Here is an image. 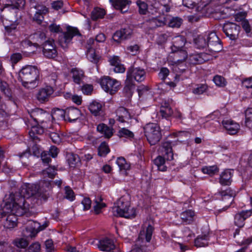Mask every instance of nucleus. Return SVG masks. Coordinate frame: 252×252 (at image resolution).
<instances>
[{
  "mask_svg": "<svg viewBox=\"0 0 252 252\" xmlns=\"http://www.w3.org/2000/svg\"><path fill=\"white\" fill-rule=\"evenodd\" d=\"M8 206L11 208V213L7 216L4 222V226L6 228H12L17 225V216H25L29 217L33 214L32 211H30V208L25 206V200L23 198L20 199L19 202L13 201L12 206L11 204H6V208H7Z\"/></svg>",
  "mask_w": 252,
  "mask_h": 252,
  "instance_id": "obj_1",
  "label": "nucleus"
},
{
  "mask_svg": "<svg viewBox=\"0 0 252 252\" xmlns=\"http://www.w3.org/2000/svg\"><path fill=\"white\" fill-rule=\"evenodd\" d=\"M40 187L35 184H26L22 187L21 190V196L19 199L15 198L13 201L19 202V200L21 198H23L24 200L25 198H29L32 196H34L36 198L41 197L44 200L46 199L47 195L43 193L41 191V189L46 187L48 189H50V183L49 182H42L40 183ZM25 206L29 208V205L27 204L25 200Z\"/></svg>",
  "mask_w": 252,
  "mask_h": 252,
  "instance_id": "obj_2",
  "label": "nucleus"
},
{
  "mask_svg": "<svg viewBox=\"0 0 252 252\" xmlns=\"http://www.w3.org/2000/svg\"><path fill=\"white\" fill-rule=\"evenodd\" d=\"M154 227L149 221H146L142 226L136 243L132 250L129 252H146V243H149L154 231Z\"/></svg>",
  "mask_w": 252,
  "mask_h": 252,
  "instance_id": "obj_3",
  "label": "nucleus"
},
{
  "mask_svg": "<svg viewBox=\"0 0 252 252\" xmlns=\"http://www.w3.org/2000/svg\"><path fill=\"white\" fill-rule=\"evenodd\" d=\"M130 207V203L126 201L124 197H121L118 200L116 206L113 209V213L114 216L124 217L126 218H132L136 216L135 210Z\"/></svg>",
  "mask_w": 252,
  "mask_h": 252,
  "instance_id": "obj_4",
  "label": "nucleus"
},
{
  "mask_svg": "<svg viewBox=\"0 0 252 252\" xmlns=\"http://www.w3.org/2000/svg\"><path fill=\"white\" fill-rule=\"evenodd\" d=\"M145 135L149 143L154 145L161 138V133L159 126L156 124L150 123L144 127Z\"/></svg>",
  "mask_w": 252,
  "mask_h": 252,
  "instance_id": "obj_5",
  "label": "nucleus"
},
{
  "mask_svg": "<svg viewBox=\"0 0 252 252\" xmlns=\"http://www.w3.org/2000/svg\"><path fill=\"white\" fill-rule=\"evenodd\" d=\"M81 115L80 110L75 107H69L65 110L58 109L55 111L52 116L54 119L63 118L64 120L73 122L77 120Z\"/></svg>",
  "mask_w": 252,
  "mask_h": 252,
  "instance_id": "obj_6",
  "label": "nucleus"
},
{
  "mask_svg": "<svg viewBox=\"0 0 252 252\" xmlns=\"http://www.w3.org/2000/svg\"><path fill=\"white\" fill-rule=\"evenodd\" d=\"M30 116L36 125L40 124L41 126L48 125L49 126L50 124H52L50 121L51 115L41 109L36 108L32 110L30 113Z\"/></svg>",
  "mask_w": 252,
  "mask_h": 252,
  "instance_id": "obj_7",
  "label": "nucleus"
},
{
  "mask_svg": "<svg viewBox=\"0 0 252 252\" xmlns=\"http://www.w3.org/2000/svg\"><path fill=\"white\" fill-rule=\"evenodd\" d=\"M207 47L212 52H219L222 49L221 41L215 32L207 34Z\"/></svg>",
  "mask_w": 252,
  "mask_h": 252,
  "instance_id": "obj_8",
  "label": "nucleus"
},
{
  "mask_svg": "<svg viewBox=\"0 0 252 252\" xmlns=\"http://www.w3.org/2000/svg\"><path fill=\"white\" fill-rule=\"evenodd\" d=\"M95 41L93 38H89L87 41L86 56L87 59L94 63H97L101 58V56L96 53L94 49Z\"/></svg>",
  "mask_w": 252,
  "mask_h": 252,
  "instance_id": "obj_9",
  "label": "nucleus"
},
{
  "mask_svg": "<svg viewBox=\"0 0 252 252\" xmlns=\"http://www.w3.org/2000/svg\"><path fill=\"white\" fill-rule=\"evenodd\" d=\"M81 35V34L76 28L68 27L66 31L63 33V35L61 36L59 39V42L61 45L65 47L66 45L70 42L72 38L74 36Z\"/></svg>",
  "mask_w": 252,
  "mask_h": 252,
  "instance_id": "obj_10",
  "label": "nucleus"
},
{
  "mask_svg": "<svg viewBox=\"0 0 252 252\" xmlns=\"http://www.w3.org/2000/svg\"><path fill=\"white\" fill-rule=\"evenodd\" d=\"M222 30L231 40H235L238 37L240 27L234 23L227 22L223 25Z\"/></svg>",
  "mask_w": 252,
  "mask_h": 252,
  "instance_id": "obj_11",
  "label": "nucleus"
},
{
  "mask_svg": "<svg viewBox=\"0 0 252 252\" xmlns=\"http://www.w3.org/2000/svg\"><path fill=\"white\" fill-rule=\"evenodd\" d=\"M19 75L21 79H39V71L34 66L27 65L21 69Z\"/></svg>",
  "mask_w": 252,
  "mask_h": 252,
  "instance_id": "obj_12",
  "label": "nucleus"
},
{
  "mask_svg": "<svg viewBox=\"0 0 252 252\" xmlns=\"http://www.w3.org/2000/svg\"><path fill=\"white\" fill-rule=\"evenodd\" d=\"M211 56L204 52H194L190 54L188 57V62L193 65L202 64L209 61Z\"/></svg>",
  "mask_w": 252,
  "mask_h": 252,
  "instance_id": "obj_13",
  "label": "nucleus"
},
{
  "mask_svg": "<svg viewBox=\"0 0 252 252\" xmlns=\"http://www.w3.org/2000/svg\"><path fill=\"white\" fill-rule=\"evenodd\" d=\"M43 48V55L48 58H55L57 56V51L56 49L54 40L48 39L41 46Z\"/></svg>",
  "mask_w": 252,
  "mask_h": 252,
  "instance_id": "obj_14",
  "label": "nucleus"
},
{
  "mask_svg": "<svg viewBox=\"0 0 252 252\" xmlns=\"http://www.w3.org/2000/svg\"><path fill=\"white\" fill-rule=\"evenodd\" d=\"M41 230L40 225L38 222L32 220H29L27 226L26 227L25 229L23 230V234L27 237L32 238L35 237Z\"/></svg>",
  "mask_w": 252,
  "mask_h": 252,
  "instance_id": "obj_15",
  "label": "nucleus"
},
{
  "mask_svg": "<svg viewBox=\"0 0 252 252\" xmlns=\"http://www.w3.org/2000/svg\"><path fill=\"white\" fill-rule=\"evenodd\" d=\"M100 84L102 89L110 94H114L120 86L117 80H100Z\"/></svg>",
  "mask_w": 252,
  "mask_h": 252,
  "instance_id": "obj_16",
  "label": "nucleus"
},
{
  "mask_svg": "<svg viewBox=\"0 0 252 252\" xmlns=\"http://www.w3.org/2000/svg\"><path fill=\"white\" fill-rule=\"evenodd\" d=\"M131 34L132 31L130 28H123L117 31L113 34L112 38L115 42L120 43L122 41L130 38Z\"/></svg>",
  "mask_w": 252,
  "mask_h": 252,
  "instance_id": "obj_17",
  "label": "nucleus"
},
{
  "mask_svg": "<svg viewBox=\"0 0 252 252\" xmlns=\"http://www.w3.org/2000/svg\"><path fill=\"white\" fill-rule=\"evenodd\" d=\"M252 215V209L242 211L236 214L234 217V223L239 227H242L245 224V220Z\"/></svg>",
  "mask_w": 252,
  "mask_h": 252,
  "instance_id": "obj_18",
  "label": "nucleus"
},
{
  "mask_svg": "<svg viewBox=\"0 0 252 252\" xmlns=\"http://www.w3.org/2000/svg\"><path fill=\"white\" fill-rule=\"evenodd\" d=\"M54 93V89L50 86H46L39 90L37 94V99L40 102H45L49 100L51 95Z\"/></svg>",
  "mask_w": 252,
  "mask_h": 252,
  "instance_id": "obj_19",
  "label": "nucleus"
},
{
  "mask_svg": "<svg viewBox=\"0 0 252 252\" xmlns=\"http://www.w3.org/2000/svg\"><path fill=\"white\" fill-rule=\"evenodd\" d=\"M97 246L100 251L105 252H111L115 248L113 240L107 237L100 240Z\"/></svg>",
  "mask_w": 252,
  "mask_h": 252,
  "instance_id": "obj_20",
  "label": "nucleus"
},
{
  "mask_svg": "<svg viewBox=\"0 0 252 252\" xmlns=\"http://www.w3.org/2000/svg\"><path fill=\"white\" fill-rule=\"evenodd\" d=\"M146 72L145 69L139 67H134L131 66L127 70L126 79H136L137 78L146 77Z\"/></svg>",
  "mask_w": 252,
  "mask_h": 252,
  "instance_id": "obj_21",
  "label": "nucleus"
},
{
  "mask_svg": "<svg viewBox=\"0 0 252 252\" xmlns=\"http://www.w3.org/2000/svg\"><path fill=\"white\" fill-rule=\"evenodd\" d=\"M114 7L121 11L122 13L126 12L131 3L129 0H109Z\"/></svg>",
  "mask_w": 252,
  "mask_h": 252,
  "instance_id": "obj_22",
  "label": "nucleus"
},
{
  "mask_svg": "<svg viewBox=\"0 0 252 252\" xmlns=\"http://www.w3.org/2000/svg\"><path fill=\"white\" fill-rule=\"evenodd\" d=\"M230 8L228 7H219L212 12V17L216 20L226 18L230 16Z\"/></svg>",
  "mask_w": 252,
  "mask_h": 252,
  "instance_id": "obj_23",
  "label": "nucleus"
},
{
  "mask_svg": "<svg viewBox=\"0 0 252 252\" xmlns=\"http://www.w3.org/2000/svg\"><path fill=\"white\" fill-rule=\"evenodd\" d=\"M30 38L33 42V45L36 47L41 46L47 40L45 33L41 31H37L31 34Z\"/></svg>",
  "mask_w": 252,
  "mask_h": 252,
  "instance_id": "obj_24",
  "label": "nucleus"
},
{
  "mask_svg": "<svg viewBox=\"0 0 252 252\" xmlns=\"http://www.w3.org/2000/svg\"><path fill=\"white\" fill-rule=\"evenodd\" d=\"M222 124L229 134H235L240 129L239 125L231 120H223Z\"/></svg>",
  "mask_w": 252,
  "mask_h": 252,
  "instance_id": "obj_25",
  "label": "nucleus"
},
{
  "mask_svg": "<svg viewBox=\"0 0 252 252\" xmlns=\"http://www.w3.org/2000/svg\"><path fill=\"white\" fill-rule=\"evenodd\" d=\"M170 54H173V62L176 64L182 63L188 59V53L185 49L177 50L176 51H171Z\"/></svg>",
  "mask_w": 252,
  "mask_h": 252,
  "instance_id": "obj_26",
  "label": "nucleus"
},
{
  "mask_svg": "<svg viewBox=\"0 0 252 252\" xmlns=\"http://www.w3.org/2000/svg\"><path fill=\"white\" fill-rule=\"evenodd\" d=\"M150 4L155 9V12H157L158 10L163 7L165 8V11L168 12L170 10L169 3L170 0H148Z\"/></svg>",
  "mask_w": 252,
  "mask_h": 252,
  "instance_id": "obj_27",
  "label": "nucleus"
},
{
  "mask_svg": "<svg viewBox=\"0 0 252 252\" xmlns=\"http://www.w3.org/2000/svg\"><path fill=\"white\" fill-rule=\"evenodd\" d=\"M161 150L162 155L167 160H171L173 159V153L171 142L165 141L163 142L161 147Z\"/></svg>",
  "mask_w": 252,
  "mask_h": 252,
  "instance_id": "obj_28",
  "label": "nucleus"
},
{
  "mask_svg": "<svg viewBox=\"0 0 252 252\" xmlns=\"http://www.w3.org/2000/svg\"><path fill=\"white\" fill-rule=\"evenodd\" d=\"M46 130L49 132L48 134L52 142L55 144H59L62 141V136L60 134L54 131V125L50 124V126L44 125Z\"/></svg>",
  "mask_w": 252,
  "mask_h": 252,
  "instance_id": "obj_29",
  "label": "nucleus"
},
{
  "mask_svg": "<svg viewBox=\"0 0 252 252\" xmlns=\"http://www.w3.org/2000/svg\"><path fill=\"white\" fill-rule=\"evenodd\" d=\"M117 120L121 123L126 122L131 118V116L127 110L124 107H120L116 110Z\"/></svg>",
  "mask_w": 252,
  "mask_h": 252,
  "instance_id": "obj_30",
  "label": "nucleus"
},
{
  "mask_svg": "<svg viewBox=\"0 0 252 252\" xmlns=\"http://www.w3.org/2000/svg\"><path fill=\"white\" fill-rule=\"evenodd\" d=\"M186 40L184 36L182 35L177 36L173 39L172 45L170 47L172 51H176L177 50L184 49Z\"/></svg>",
  "mask_w": 252,
  "mask_h": 252,
  "instance_id": "obj_31",
  "label": "nucleus"
},
{
  "mask_svg": "<svg viewBox=\"0 0 252 252\" xmlns=\"http://www.w3.org/2000/svg\"><path fill=\"white\" fill-rule=\"evenodd\" d=\"M218 194L221 196L222 200H228V203L230 204L236 195V192L231 188H228L225 190L219 191Z\"/></svg>",
  "mask_w": 252,
  "mask_h": 252,
  "instance_id": "obj_32",
  "label": "nucleus"
},
{
  "mask_svg": "<svg viewBox=\"0 0 252 252\" xmlns=\"http://www.w3.org/2000/svg\"><path fill=\"white\" fill-rule=\"evenodd\" d=\"M232 174L229 170L222 172L219 179L220 183L223 186H229L232 182Z\"/></svg>",
  "mask_w": 252,
  "mask_h": 252,
  "instance_id": "obj_33",
  "label": "nucleus"
},
{
  "mask_svg": "<svg viewBox=\"0 0 252 252\" xmlns=\"http://www.w3.org/2000/svg\"><path fill=\"white\" fill-rule=\"evenodd\" d=\"M136 85L133 80H126L125 82V87L124 92L126 95L128 97H131L135 89Z\"/></svg>",
  "mask_w": 252,
  "mask_h": 252,
  "instance_id": "obj_34",
  "label": "nucleus"
},
{
  "mask_svg": "<svg viewBox=\"0 0 252 252\" xmlns=\"http://www.w3.org/2000/svg\"><path fill=\"white\" fill-rule=\"evenodd\" d=\"M209 237L208 234L200 235L194 240V245L196 247H203L208 246Z\"/></svg>",
  "mask_w": 252,
  "mask_h": 252,
  "instance_id": "obj_35",
  "label": "nucleus"
},
{
  "mask_svg": "<svg viewBox=\"0 0 252 252\" xmlns=\"http://www.w3.org/2000/svg\"><path fill=\"white\" fill-rule=\"evenodd\" d=\"M97 130L104 134L105 137L107 138H110L113 134V128L104 124L98 125L97 126Z\"/></svg>",
  "mask_w": 252,
  "mask_h": 252,
  "instance_id": "obj_36",
  "label": "nucleus"
},
{
  "mask_svg": "<svg viewBox=\"0 0 252 252\" xmlns=\"http://www.w3.org/2000/svg\"><path fill=\"white\" fill-rule=\"evenodd\" d=\"M160 112L162 117L167 118L173 115V111L168 102L165 101L161 104Z\"/></svg>",
  "mask_w": 252,
  "mask_h": 252,
  "instance_id": "obj_37",
  "label": "nucleus"
},
{
  "mask_svg": "<svg viewBox=\"0 0 252 252\" xmlns=\"http://www.w3.org/2000/svg\"><path fill=\"white\" fill-rule=\"evenodd\" d=\"M66 158L70 167H75L80 161L78 156L72 153H67L66 154Z\"/></svg>",
  "mask_w": 252,
  "mask_h": 252,
  "instance_id": "obj_38",
  "label": "nucleus"
},
{
  "mask_svg": "<svg viewBox=\"0 0 252 252\" xmlns=\"http://www.w3.org/2000/svg\"><path fill=\"white\" fill-rule=\"evenodd\" d=\"M194 43L198 49H203L207 47V34L199 35L194 39Z\"/></svg>",
  "mask_w": 252,
  "mask_h": 252,
  "instance_id": "obj_39",
  "label": "nucleus"
},
{
  "mask_svg": "<svg viewBox=\"0 0 252 252\" xmlns=\"http://www.w3.org/2000/svg\"><path fill=\"white\" fill-rule=\"evenodd\" d=\"M44 125L39 126L38 125L34 124L32 126L31 130L29 132V135L30 136H33L35 138V134H42L44 132V129L46 128L44 127ZM48 126V125H45Z\"/></svg>",
  "mask_w": 252,
  "mask_h": 252,
  "instance_id": "obj_40",
  "label": "nucleus"
},
{
  "mask_svg": "<svg viewBox=\"0 0 252 252\" xmlns=\"http://www.w3.org/2000/svg\"><path fill=\"white\" fill-rule=\"evenodd\" d=\"M194 213L191 210H187L181 214V218L183 221L187 223H190L193 220Z\"/></svg>",
  "mask_w": 252,
  "mask_h": 252,
  "instance_id": "obj_41",
  "label": "nucleus"
},
{
  "mask_svg": "<svg viewBox=\"0 0 252 252\" xmlns=\"http://www.w3.org/2000/svg\"><path fill=\"white\" fill-rule=\"evenodd\" d=\"M105 14V11L103 9L96 7L91 13V18L93 20L96 21L98 19L103 18Z\"/></svg>",
  "mask_w": 252,
  "mask_h": 252,
  "instance_id": "obj_42",
  "label": "nucleus"
},
{
  "mask_svg": "<svg viewBox=\"0 0 252 252\" xmlns=\"http://www.w3.org/2000/svg\"><path fill=\"white\" fill-rule=\"evenodd\" d=\"M90 112L94 116H97L102 109V104L98 102L94 101L89 106Z\"/></svg>",
  "mask_w": 252,
  "mask_h": 252,
  "instance_id": "obj_43",
  "label": "nucleus"
},
{
  "mask_svg": "<svg viewBox=\"0 0 252 252\" xmlns=\"http://www.w3.org/2000/svg\"><path fill=\"white\" fill-rule=\"evenodd\" d=\"M149 25L151 29L162 27L165 25L164 21L160 20L157 18H153L148 21Z\"/></svg>",
  "mask_w": 252,
  "mask_h": 252,
  "instance_id": "obj_44",
  "label": "nucleus"
},
{
  "mask_svg": "<svg viewBox=\"0 0 252 252\" xmlns=\"http://www.w3.org/2000/svg\"><path fill=\"white\" fill-rule=\"evenodd\" d=\"M155 164L157 166L158 169L161 171L166 170V166L164 165L165 159L161 156H158L154 160Z\"/></svg>",
  "mask_w": 252,
  "mask_h": 252,
  "instance_id": "obj_45",
  "label": "nucleus"
},
{
  "mask_svg": "<svg viewBox=\"0 0 252 252\" xmlns=\"http://www.w3.org/2000/svg\"><path fill=\"white\" fill-rule=\"evenodd\" d=\"M20 81L22 85L27 89H32L36 88L38 85L36 80H28V81L20 80Z\"/></svg>",
  "mask_w": 252,
  "mask_h": 252,
  "instance_id": "obj_46",
  "label": "nucleus"
},
{
  "mask_svg": "<svg viewBox=\"0 0 252 252\" xmlns=\"http://www.w3.org/2000/svg\"><path fill=\"white\" fill-rule=\"evenodd\" d=\"M117 164L119 167L120 170H127L130 168V165L126 162V159L123 157H119L117 159Z\"/></svg>",
  "mask_w": 252,
  "mask_h": 252,
  "instance_id": "obj_47",
  "label": "nucleus"
},
{
  "mask_svg": "<svg viewBox=\"0 0 252 252\" xmlns=\"http://www.w3.org/2000/svg\"><path fill=\"white\" fill-rule=\"evenodd\" d=\"M118 135L120 137L126 138H132L134 137L133 133L126 128L120 129L118 132Z\"/></svg>",
  "mask_w": 252,
  "mask_h": 252,
  "instance_id": "obj_48",
  "label": "nucleus"
},
{
  "mask_svg": "<svg viewBox=\"0 0 252 252\" xmlns=\"http://www.w3.org/2000/svg\"><path fill=\"white\" fill-rule=\"evenodd\" d=\"M102 198L101 196H98L95 199V203L96 205L94 206V211L96 214H98L100 213V210L106 206V204L104 203L101 202Z\"/></svg>",
  "mask_w": 252,
  "mask_h": 252,
  "instance_id": "obj_49",
  "label": "nucleus"
},
{
  "mask_svg": "<svg viewBox=\"0 0 252 252\" xmlns=\"http://www.w3.org/2000/svg\"><path fill=\"white\" fill-rule=\"evenodd\" d=\"M136 4L138 7L139 13L141 15L146 14L148 12V4L141 0H138Z\"/></svg>",
  "mask_w": 252,
  "mask_h": 252,
  "instance_id": "obj_50",
  "label": "nucleus"
},
{
  "mask_svg": "<svg viewBox=\"0 0 252 252\" xmlns=\"http://www.w3.org/2000/svg\"><path fill=\"white\" fill-rule=\"evenodd\" d=\"M13 244L18 248L24 249L28 246L29 243L24 238H17L13 241Z\"/></svg>",
  "mask_w": 252,
  "mask_h": 252,
  "instance_id": "obj_51",
  "label": "nucleus"
},
{
  "mask_svg": "<svg viewBox=\"0 0 252 252\" xmlns=\"http://www.w3.org/2000/svg\"><path fill=\"white\" fill-rule=\"evenodd\" d=\"M71 74L73 79H82L85 77L84 71L78 68H72L71 70Z\"/></svg>",
  "mask_w": 252,
  "mask_h": 252,
  "instance_id": "obj_52",
  "label": "nucleus"
},
{
  "mask_svg": "<svg viewBox=\"0 0 252 252\" xmlns=\"http://www.w3.org/2000/svg\"><path fill=\"white\" fill-rule=\"evenodd\" d=\"M56 171L57 170L55 168L54 166H49L48 168L43 171V174L46 177L53 179L57 174Z\"/></svg>",
  "mask_w": 252,
  "mask_h": 252,
  "instance_id": "obj_53",
  "label": "nucleus"
},
{
  "mask_svg": "<svg viewBox=\"0 0 252 252\" xmlns=\"http://www.w3.org/2000/svg\"><path fill=\"white\" fill-rule=\"evenodd\" d=\"M109 152L108 145L105 142H102L98 148V155L101 157L105 156Z\"/></svg>",
  "mask_w": 252,
  "mask_h": 252,
  "instance_id": "obj_54",
  "label": "nucleus"
},
{
  "mask_svg": "<svg viewBox=\"0 0 252 252\" xmlns=\"http://www.w3.org/2000/svg\"><path fill=\"white\" fill-rule=\"evenodd\" d=\"M31 7L34 8L36 9V12L45 15L48 13V9L41 3H37L35 5L32 6Z\"/></svg>",
  "mask_w": 252,
  "mask_h": 252,
  "instance_id": "obj_55",
  "label": "nucleus"
},
{
  "mask_svg": "<svg viewBox=\"0 0 252 252\" xmlns=\"http://www.w3.org/2000/svg\"><path fill=\"white\" fill-rule=\"evenodd\" d=\"M182 19L178 17L172 18L168 23L169 27L172 28H179L182 23Z\"/></svg>",
  "mask_w": 252,
  "mask_h": 252,
  "instance_id": "obj_56",
  "label": "nucleus"
},
{
  "mask_svg": "<svg viewBox=\"0 0 252 252\" xmlns=\"http://www.w3.org/2000/svg\"><path fill=\"white\" fill-rule=\"evenodd\" d=\"M245 123L247 126H252V108L247 109L245 111Z\"/></svg>",
  "mask_w": 252,
  "mask_h": 252,
  "instance_id": "obj_57",
  "label": "nucleus"
},
{
  "mask_svg": "<svg viewBox=\"0 0 252 252\" xmlns=\"http://www.w3.org/2000/svg\"><path fill=\"white\" fill-rule=\"evenodd\" d=\"M202 172L204 174H207L210 176H212L218 172V168L216 166L206 167L202 168Z\"/></svg>",
  "mask_w": 252,
  "mask_h": 252,
  "instance_id": "obj_58",
  "label": "nucleus"
},
{
  "mask_svg": "<svg viewBox=\"0 0 252 252\" xmlns=\"http://www.w3.org/2000/svg\"><path fill=\"white\" fill-rule=\"evenodd\" d=\"M65 198L69 200L70 201H73L75 199V195L73 190L68 186L65 187Z\"/></svg>",
  "mask_w": 252,
  "mask_h": 252,
  "instance_id": "obj_59",
  "label": "nucleus"
},
{
  "mask_svg": "<svg viewBox=\"0 0 252 252\" xmlns=\"http://www.w3.org/2000/svg\"><path fill=\"white\" fill-rule=\"evenodd\" d=\"M139 49V47L137 44H134L127 46L126 51L127 54L135 55L138 53Z\"/></svg>",
  "mask_w": 252,
  "mask_h": 252,
  "instance_id": "obj_60",
  "label": "nucleus"
},
{
  "mask_svg": "<svg viewBox=\"0 0 252 252\" xmlns=\"http://www.w3.org/2000/svg\"><path fill=\"white\" fill-rule=\"evenodd\" d=\"M0 89L1 91L7 96L10 94L8 84L3 80H0Z\"/></svg>",
  "mask_w": 252,
  "mask_h": 252,
  "instance_id": "obj_61",
  "label": "nucleus"
},
{
  "mask_svg": "<svg viewBox=\"0 0 252 252\" xmlns=\"http://www.w3.org/2000/svg\"><path fill=\"white\" fill-rule=\"evenodd\" d=\"M50 32L52 33H58L62 32L63 30L62 28L59 25L53 23L50 25L48 27Z\"/></svg>",
  "mask_w": 252,
  "mask_h": 252,
  "instance_id": "obj_62",
  "label": "nucleus"
},
{
  "mask_svg": "<svg viewBox=\"0 0 252 252\" xmlns=\"http://www.w3.org/2000/svg\"><path fill=\"white\" fill-rule=\"evenodd\" d=\"M40 250V245L39 243L36 242L31 245L26 250L25 252H38Z\"/></svg>",
  "mask_w": 252,
  "mask_h": 252,
  "instance_id": "obj_63",
  "label": "nucleus"
},
{
  "mask_svg": "<svg viewBox=\"0 0 252 252\" xmlns=\"http://www.w3.org/2000/svg\"><path fill=\"white\" fill-rule=\"evenodd\" d=\"M160 86L162 90H164L165 91H167L172 88L175 87L176 86V83L172 81L167 83L163 81V82L160 84Z\"/></svg>",
  "mask_w": 252,
  "mask_h": 252,
  "instance_id": "obj_64",
  "label": "nucleus"
}]
</instances>
